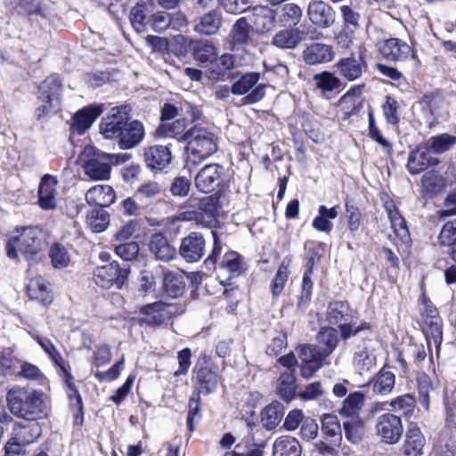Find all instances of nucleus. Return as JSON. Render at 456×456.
<instances>
[{
    "instance_id": "f257e3e1",
    "label": "nucleus",
    "mask_w": 456,
    "mask_h": 456,
    "mask_svg": "<svg viewBox=\"0 0 456 456\" xmlns=\"http://www.w3.org/2000/svg\"><path fill=\"white\" fill-rule=\"evenodd\" d=\"M129 105L116 106L102 119L100 132L106 139L118 140L122 150H130L140 144L145 136L141 121L131 119Z\"/></svg>"
},
{
    "instance_id": "f03ea898",
    "label": "nucleus",
    "mask_w": 456,
    "mask_h": 456,
    "mask_svg": "<svg viewBox=\"0 0 456 456\" xmlns=\"http://www.w3.org/2000/svg\"><path fill=\"white\" fill-rule=\"evenodd\" d=\"M11 413L27 420L45 418L48 413L47 396L38 389L14 387L6 394Z\"/></svg>"
},
{
    "instance_id": "7ed1b4c3",
    "label": "nucleus",
    "mask_w": 456,
    "mask_h": 456,
    "mask_svg": "<svg viewBox=\"0 0 456 456\" xmlns=\"http://www.w3.org/2000/svg\"><path fill=\"white\" fill-rule=\"evenodd\" d=\"M327 321L330 324L338 325L340 337L344 341L357 336L366 340L370 339L373 336L372 326L370 322H361L357 324L352 322L349 305L343 301H335L329 305Z\"/></svg>"
},
{
    "instance_id": "20e7f679",
    "label": "nucleus",
    "mask_w": 456,
    "mask_h": 456,
    "mask_svg": "<svg viewBox=\"0 0 456 456\" xmlns=\"http://www.w3.org/2000/svg\"><path fill=\"white\" fill-rule=\"evenodd\" d=\"M186 145L184 147L186 160L198 165L216 152L217 136L208 129L194 126L188 129L181 137Z\"/></svg>"
},
{
    "instance_id": "39448f33",
    "label": "nucleus",
    "mask_w": 456,
    "mask_h": 456,
    "mask_svg": "<svg viewBox=\"0 0 456 456\" xmlns=\"http://www.w3.org/2000/svg\"><path fill=\"white\" fill-rule=\"evenodd\" d=\"M214 240V247L210 255L204 261V265L208 270L217 268L218 277L224 276L226 280L239 276L243 270L242 258L235 251L229 250L222 257L223 244L216 231H211Z\"/></svg>"
},
{
    "instance_id": "423d86ee",
    "label": "nucleus",
    "mask_w": 456,
    "mask_h": 456,
    "mask_svg": "<svg viewBox=\"0 0 456 456\" xmlns=\"http://www.w3.org/2000/svg\"><path fill=\"white\" fill-rule=\"evenodd\" d=\"M44 244L43 232L37 227H23L17 230V235L11 237L6 244V254L16 258L20 251L25 258L36 259Z\"/></svg>"
},
{
    "instance_id": "0eeeda50",
    "label": "nucleus",
    "mask_w": 456,
    "mask_h": 456,
    "mask_svg": "<svg viewBox=\"0 0 456 456\" xmlns=\"http://www.w3.org/2000/svg\"><path fill=\"white\" fill-rule=\"evenodd\" d=\"M128 154H111L102 151L94 152V156L86 160L82 166L85 174L91 180H109L111 166L126 162Z\"/></svg>"
},
{
    "instance_id": "6e6552de",
    "label": "nucleus",
    "mask_w": 456,
    "mask_h": 456,
    "mask_svg": "<svg viewBox=\"0 0 456 456\" xmlns=\"http://www.w3.org/2000/svg\"><path fill=\"white\" fill-rule=\"evenodd\" d=\"M130 273L128 265H120L117 261L98 266L93 272L94 283L102 289L116 287L120 289L126 283Z\"/></svg>"
},
{
    "instance_id": "1a4fd4ad",
    "label": "nucleus",
    "mask_w": 456,
    "mask_h": 456,
    "mask_svg": "<svg viewBox=\"0 0 456 456\" xmlns=\"http://www.w3.org/2000/svg\"><path fill=\"white\" fill-rule=\"evenodd\" d=\"M379 51L386 60L408 64L415 68L418 60L411 47L399 38H389L379 43Z\"/></svg>"
},
{
    "instance_id": "9d476101",
    "label": "nucleus",
    "mask_w": 456,
    "mask_h": 456,
    "mask_svg": "<svg viewBox=\"0 0 456 456\" xmlns=\"http://www.w3.org/2000/svg\"><path fill=\"white\" fill-rule=\"evenodd\" d=\"M376 431L383 442L396 444L403 432L401 417L393 413L381 414L377 419Z\"/></svg>"
},
{
    "instance_id": "9b49d317",
    "label": "nucleus",
    "mask_w": 456,
    "mask_h": 456,
    "mask_svg": "<svg viewBox=\"0 0 456 456\" xmlns=\"http://www.w3.org/2000/svg\"><path fill=\"white\" fill-rule=\"evenodd\" d=\"M172 151L168 145L153 144L144 148L143 159L154 173L165 171L172 162Z\"/></svg>"
},
{
    "instance_id": "f8f14e48",
    "label": "nucleus",
    "mask_w": 456,
    "mask_h": 456,
    "mask_svg": "<svg viewBox=\"0 0 456 456\" xmlns=\"http://www.w3.org/2000/svg\"><path fill=\"white\" fill-rule=\"evenodd\" d=\"M307 16L310 21L321 28L331 27L336 20V12L322 0H312L308 4Z\"/></svg>"
},
{
    "instance_id": "ddd939ff",
    "label": "nucleus",
    "mask_w": 456,
    "mask_h": 456,
    "mask_svg": "<svg viewBox=\"0 0 456 456\" xmlns=\"http://www.w3.org/2000/svg\"><path fill=\"white\" fill-rule=\"evenodd\" d=\"M222 174L223 167L220 165H206L195 177L196 188L205 193L213 191L221 183Z\"/></svg>"
},
{
    "instance_id": "4468645a",
    "label": "nucleus",
    "mask_w": 456,
    "mask_h": 456,
    "mask_svg": "<svg viewBox=\"0 0 456 456\" xmlns=\"http://www.w3.org/2000/svg\"><path fill=\"white\" fill-rule=\"evenodd\" d=\"M58 181L51 175H45L38 187V204L44 210H54L58 207Z\"/></svg>"
},
{
    "instance_id": "2eb2a0df",
    "label": "nucleus",
    "mask_w": 456,
    "mask_h": 456,
    "mask_svg": "<svg viewBox=\"0 0 456 456\" xmlns=\"http://www.w3.org/2000/svg\"><path fill=\"white\" fill-rule=\"evenodd\" d=\"M205 245V240L201 234L191 232L182 240L179 253L186 262H197L203 256Z\"/></svg>"
},
{
    "instance_id": "dca6fc26",
    "label": "nucleus",
    "mask_w": 456,
    "mask_h": 456,
    "mask_svg": "<svg viewBox=\"0 0 456 456\" xmlns=\"http://www.w3.org/2000/svg\"><path fill=\"white\" fill-rule=\"evenodd\" d=\"M438 163V159L431 157L428 147L426 144H419L411 151L407 168L411 175H417L428 167L436 166Z\"/></svg>"
},
{
    "instance_id": "f3484780",
    "label": "nucleus",
    "mask_w": 456,
    "mask_h": 456,
    "mask_svg": "<svg viewBox=\"0 0 456 456\" xmlns=\"http://www.w3.org/2000/svg\"><path fill=\"white\" fill-rule=\"evenodd\" d=\"M263 89L264 87H219V89L216 91V95L223 100H225L230 93L234 95H243L240 101L236 102V104L247 105L260 101L265 95Z\"/></svg>"
},
{
    "instance_id": "a211bd4d",
    "label": "nucleus",
    "mask_w": 456,
    "mask_h": 456,
    "mask_svg": "<svg viewBox=\"0 0 456 456\" xmlns=\"http://www.w3.org/2000/svg\"><path fill=\"white\" fill-rule=\"evenodd\" d=\"M85 198L88 205L103 209L115 202L116 193L110 185L97 184L87 190Z\"/></svg>"
},
{
    "instance_id": "6ab92c4d",
    "label": "nucleus",
    "mask_w": 456,
    "mask_h": 456,
    "mask_svg": "<svg viewBox=\"0 0 456 456\" xmlns=\"http://www.w3.org/2000/svg\"><path fill=\"white\" fill-rule=\"evenodd\" d=\"M149 249L157 260L162 262H169L176 256L175 248L171 245L164 234L159 232L151 236Z\"/></svg>"
},
{
    "instance_id": "aec40b11",
    "label": "nucleus",
    "mask_w": 456,
    "mask_h": 456,
    "mask_svg": "<svg viewBox=\"0 0 456 456\" xmlns=\"http://www.w3.org/2000/svg\"><path fill=\"white\" fill-rule=\"evenodd\" d=\"M59 376L61 378L65 385L66 393L69 400V405L75 411V421L77 423L78 419L82 418L83 415V402L82 397L74 382V377L71 374V369H64L63 371L59 374Z\"/></svg>"
},
{
    "instance_id": "412c9836",
    "label": "nucleus",
    "mask_w": 456,
    "mask_h": 456,
    "mask_svg": "<svg viewBox=\"0 0 456 456\" xmlns=\"http://www.w3.org/2000/svg\"><path fill=\"white\" fill-rule=\"evenodd\" d=\"M252 27L257 33H265L272 30L275 26V11L268 6L256 5L251 9Z\"/></svg>"
},
{
    "instance_id": "4be33fe9",
    "label": "nucleus",
    "mask_w": 456,
    "mask_h": 456,
    "mask_svg": "<svg viewBox=\"0 0 456 456\" xmlns=\"http://www.w3.org/2000/svg\"><path fill=\"white\" fill-rule=\"evenodd\" d=\"M28 333L37 341L44 352L48 355L51 362L56 367L58 374L62 372L64 369L68 370L70 368L69 364L63 359L59 350L49 338L43 337L33 330H28Z\"/></svg>"
},
{
    "instance_id": "5701e85b",
    "label": "nucleus",
    "mask_w": 456,
    "mask_h": 456,
    "mask_svg": "<svg viewBox=\"0 0 456 456\" xmlns=\"http://www.w3.org/2000/svg\"><path fill=\"white\" fill-rule=\"evenodd\" d=\"M334 56L332 47L321 43H313L303 51V59L309 65L331 61Z\"/></svg>"
},
{
    "instance_id": "b1692460",
    "label": "nucleus",
    "mask_w": 456,
    "mask_h": 456,
    "mask_svg": "<svg viewBox=\"0 0 456 456\" xmlns=\"http://www.w3.org/2000/svg\"><path fill=\"white\" fill-rule=\"evenodd\" d=\"M37 95L40 102L37 116L41 118L51 110L58 109L61 102V87H38Z\"/></svg>"
},
{
    "instance_id": "393cba45",
    "label": "nucleus",
    "mask_w": 456,
    "mask_h": 456,
    "mask_svg": "<svg viewBox=\"0 0 456 456\" xmlns=\"http://www.w3.org/2000/svg\"><path fill=\"white\" fill-rule=\"evenodd\" d=\"M193 380L197 394L208 395L212 393L217 387V374L208 367L195 368Z\"/></svg>"
},
{
    "instance_id": "a878e982",
    "label": "nucleus",
    "mask_w": 456,
    "mask_h": 456,
    "mask_svg": "<svg viewBox=\"0 0 456 456\" xmlns=\"http://www.w3.org/2000/svg\"><path fill=\"white\" fill-rule=\"evenodd\" d=\"M100 106H88L77 111L71 125V128L78 134H84L102 114Z\"/></svg>"
},
{
    "instance_id": "bb28decb",
    "label": "nucleus",
    "mask_w": 456,
    "mask_h": 456,
    "mask_svg": "<svg viewBox=\"0 0 456 456\" xmlns=\"http://www.w3.org/2000/svg\"><path fill=\"white\" fill-rule=\"evenodd\" d=\"M27 293L31 300H36L44 305L53 302L52 291L42 277H36L27 285Z\"/></svg>"
},
{
    "instance_id": "cd10ccee",
    "label": "nucleus",
    "mask_w": 456,
    "mask_h": 456,
    "mask_svg": "<svg viewBox=\"0 0 456 456\" xmlns=\"http://www.w3.org/2000/svg\"><path fill=\"white\" fill-rule=\"evenodd\" d=\"M170 308V305L158 301L143 306L142 312L145 314V322L148 324L159 325L171 315Z\"/></svg>"
},
{
    "instance_id": "c85d7f7f",
    "label": "nucleus",
    "mask_w": 456,
    "mask_h": 456,
    "mask_svg": "<svg viewBox=\"0 0 456 456\" xmlns=\"http://www.w3.org/2000/svg\"><path fill=\"white\" fill-rule=\"evenodd\" d=\"M316 346L326 359L338 344V330L332 327H322L316 335Z\"/></svg>"
},
{
    "instance_id": "c756f323",
    "label": "nucleus",
    "mask_w": 456,
    "mask_h": 456,
    "mask_svg": "<svg viewBox=\"0 0 456 456\" xmlns=\"http://www.w3.org/2000/svg\"><path fill=\"white\" fill-rule=\"evenodd\" d=\"M301 452L299 442L290 436H280L273 444V456H300Z\"/></svg>"
},
{
    "instance_id": "7c9ffc66",
    "label": "nucleus",
    "mask_w": 456,
    "mask_h": 456,
    "mask_svg": "<svg viewBox=\"0 0 456 456\" xmlns=\"http://www.w3.org/2000/svg\"><path fill=\"white\" fill-rule=\"evenodd\" d=\"M41 428L38 423L15 424L12 436L25 446L34 443L41 436Z\"/></svg>"
},
{
    "instance_id": "2f4dec72",
    "label": "nucleus",
    "mask_w": 456,
    "mask_h": 456,
    "mask_svg": "<svg viewBox=\"0 0 456 456\" xmlns=\"http://www.w3.org/2000/svg\"><path fill=\"white\" fill-rule=\"evenodd\" d=\"M151 11V6L144 3H138L131 9L129 20L137 33L146 30L147 25L151 22L150 14Z\"/></svg>"
},
{
    "instance_id": "473e14b6",
    "label": "nucleus",
    "mask_w": 456,
    "mask_h": 456,
    "mask_svg": "<svg viewBox=\"0 0 456 456\" xmlns=\"http://www.w3.org/2000/svg\"><path fill=\"white\" fill-rule=\"evenodd\" d=\"M217 55L218 49L212 42L200 39L192 43V56L197 61L210 64Z\"/></svg>"
},
{
    "instance_id": "72a5a7b5",
    "label": "nucleus",
    "mask_w": 456,
    "mask_h": 456,
    "mask_svg": "<svg viewBox=\"0 0 456 456\" xmlns=\"http://www.w3.org/2000/svg\"><path fill=\"white\" fill-rule=\"evenodd\" d=\"M425 444V438L420 429L413 424H411L407 432L403 446L404 453L408 456H419Z\"/></svg>"
},
{
    "instance_id": "f704fd0d",
    "label": "nucleus",
    "mask_w": 456,
    "mask_h": 456,
    "mask_svg": "<svg viewBox=\"0 0 456 456\" xmlns=\"http://www.w3.org/2000/svg\"><path fill=\"white\" fill-rule=\"evenodd\" d=\"M222 24V16L217 11H210L200 17L199 22L194 26V30L205 36H211L217 33Z\"/></svg>"
},
{
    "instance_id": "c9c22d12",
    "label": "nucleus",
    "mask_w": 456,
    "mask_h": 456,
    "mask_svg": "<svg viewBox=\"0 0 456 456\" xmlns=\"http://www.w3.org/2000/svg\"><path fill=\"white\" fill-rule=\"evenodd\" d=\"M385 208L387 212L391 223V227L394 230L395 236L398 237L401 240L406 241L409 238V231L404 218L395 207L393 201H387L385 203Z\"/></svg>"
},
{
    "instance_id": "e433bc0d",
    "label": "nucleus",
    "mask_w": 456,
    "mask_h": 456,
    "mask_svg": "<svg viewBox=\"0 0 456 456\" xmlns=\"http://www.w3.org/2000/svg\"><path fill=\"white\" fill-rule=\"evenodd\" d=\"M395 376L390 370H381L369 382L373 393L380 395L390 394L395 387Z\"/></svg>"
},
{
    "instance_id": "4c0bfd02",
    "label": "nucleus",
    "mask_w": 456,
    "mask_h": 456,
    "mask_svg": "<svg viewBox=\"0 0 456 456\" xmlns=\"http://www.w3.org/2000/svg\"><path fill=\"white\" fill-rule=\"evenodd\" d=\"M187 126V121L185 118H179L174 121L161 123L157 130L156 134L160 137H171L175 138L179 142H184L181 140V137L185 134Z\"/></svg>"
},
{
    "instance_id": "58836bf2",
    "label": "nucleus",
    "mask_w": 456,
    "mask_h": 456,
    "mask_svg": "<svg viewBox=\"0 0 456 456\" xmlns=\"http://www.w3.org/2000/svg\"><path fill=\"white\" fill-rule=\"evenodd\" d=\"M275 14L281 26L292 27L299 23L303 13L297 4L289 3L277 9Z\"/></svg>"
},
{
    "instance_id": "ea45409f",
    "label": "nucleus",
    "mask_w": 456,
    "mask_h": 456,
    "mask_svg": "<svg viewBox=\"0 0 456 456\" xmlns=\"http://www.w3.org/2000/svg\"><path fill=\"white\" fill-rule=\"evenodd\" d=\"M218 199L214 196H206L199 200L197 211L202 212L203 226L211 227L216 222Z\"/></svg>"
},
{
    "instance_id": "a19ab883",
    "label": "nucleus",
    "mask_w": 456,
    "mask_h": 456,
    "mask_svg": "<svg viewBox=\"0 0 456 456\" xmlns=\"http://www.w3.org/2000/svg\"><path fill=\"white\" fill-rule=\"evenodd\" d=\"M163 286L166 293L171 297H177L182 295L185 282L182 273L173 271L163 273Z\"/></svg>"
},
{
    "instance_id": "79ce46f5",
    "label": "nucleus",
    "mask_w": 456,
    "mask_h": 456,
    "mask_svg": "<svg viewBox=\"0 0 456 456\" xmlns=\"http://www.w3.org/2000/svg\"><path fill=\"white\" fill-rule=\"evenodd\" d=\"M364 394L359 391L350 393L343 401L339 414L346 418H357L364 403Z\"/></svg>"
},
{
    "instance_id": "37998d69",
    "label": "nucleus",
    "mask_w": 456,
    "mask_h": 456,
    "mask_svg": "<svg viewBox=\"0 0 456 456\" xmlns=\"http://www.w3.org/2000/svg\"><path fill=\"white\" fill-rule=\"evenodd\" d=\"M389 406L395 412L409 419L416 411V399L411 394H404L390 400Z\"/></svg>"
},
{
    "instance_id": "c03bdc74",
    "label": "nucleus",
    "mask_w": 456,
    "mask_h": 456,
    "mask_svg": "<svg viewBox=\"0 0 456 456\" xmlns=\"http://www.w3.org/2000/svg\"><path fill=\"white\" fill-rule=\"evenodd\" d=\"M284 415V407L281 403L273 402L267 405L261 412L263 426L272 430L279 425Z\"/></svg>"
},
{
    "instance_id": "a18cd8bd",
    "label": "nucleus",
    "mask_w": 456,
    "mask_h": 456,
    "mask_svg": "<svg viewBox=\"0 0 456 456\" xmlns=\"http://www.w3.org/2000/svg\"><path fill=\"white\" fill-rule=\"evenodd\" d=\"M236 67L234 56L230 53H224L210 63L209 75L211 79H222L226 73Z\"/></svg>"
},
{
    "instance_id": "49530a36",
    "label": "nucleus",
    "mask_w": 456,
    "mask_h": 456,
    "mask_svg": "<svg viewBox=\"0 0 456 456\" xmlns=\"http://www.w3.org/2000/svg\"><path fill=\"white\" fill-rule=\"evenodd\" d=\"M354 367L359 374L370 371L376 365V356L366 346L355 351L353 360Z\"/></svg>"
},
{
    "instance_id": "de8ad7c7",
    "label": "nucleus",
    "mask_w": 456,
    "mask_h": 456,
    "mask_svg": "<svg viewBox=\"0 0 456 456\" xmlns=\"http://www.w3.org/2000/svg\"><path fill=\"white\" fill-rule=\"evenodd\" d=\"M322 432L332 442H339L342 438V428L338 417L334 414H323L322 417Z\"/></svg>"
},
{
    "instance_id": "09e8293b",
    "label": "nucleus",
    "mask_w": 456,
    "mask_h": 456,
    "mask_svg": "<svg viewBox=\"0 0 456 456\" xmlns=\"http://www.w3.org/2000/svg\"><path fill=\"white\" fill-rule=\"evenodd\" d=\"M297 384L293 370H286L278 380V391L282 399L290 401L296 393Z\"/></svg>"
},
{
    "instance_id": "8fccbe9b",
    "label": "nucleus",
    "mask_w": 456,
    "mask_h": 456,
    "mask_svg": "<svg viewBox=\"0 0 456 456\" xmlns=\"http://www.w3.org/2000/svg\"><path fill=\"white\" fill-rule=\"evenodd\" d=\"M418 395L420 405L427 411L430 410V393L434 386L429 376L420 373L417 377Z\"/></svg>"
},
{
    "instance_id": "3c124183",
    "label": "nucleus",
    "mask_w": 456,
    "mask_h": 456,
    "mask_svg": "<svg viewBox=\"0 0 456 456\" xmlns=\"http://www.w3.org/2000/svg\"><path fill=\"white\" fill-rule=\"evenodd\" d=\"M350 419L343 423L345 436L352 444H358L364 436V422L358 417Z\"/></svg>"
},
{
    "instance_id": "603ef678",
    "label": "nucleus",
    "mask_w": 456,
    "mask_h": 456,
    "mask_svg": "<svg viewBox=\"0 0 456 456\" xmlns=\"http://www.w3.org/2000/svg\"><path fill=\"white\" fill-rule=\"evenodd\" d=\"M86 223L94 232H102L110 224V216L102 208L93 209L87 214Z\"/></svg>"
},
{
    "instance_id": "864d4df0",
    "label": "nucleus",
    "mask_w": 456,
    "mask_h": 456,
    "mask_svg": "<svg viewBox=\"0 0 456 456\" xmlns=\"http://www.w3.org/2000/svg\"><path fill=\"white\" fill-rule=\"evenodd\" d=\"M300 42L297 29H283L279 31L273 38V44L279 48H295Z\"/></svg>"
},
{
    "instance_id": "5fc2aeb1",
    "label": "nucleus",
    "mask_w": 456,
    "mask_h": 456,
    "mask_svg": "<svg viewBox=\"0 0 456 456\" xmlns=\"http://www.w3.org/2000/svg\"><path fill=\"white\" fill-rule=\"evenodd\" d=\"M423 190L431 195L441 192L445 187V180L435 171L425 173L421 179Z\"/></svg>"
},
{
    "instance_id": "6e6d98bb",
    "label": "nucleus",
    "mask_w": 456,
    "mask_h": 456,
    "mask_svg": "<svg viewBox=\"0 0 456 456\" xmlns=\"http://www.w3.org/2000/svg\"><path fill=\"white\" fill-rule=\"evenodd\" d=\"M52 265L55 269H63L70 263V255L68 249L61 243H54L49 250Z\"/></svg>"
},
{
    "instance_id": "4d7b16f0",
    "label": "nucleus",
    "mask_w": 456,
    "mask_h": 456,
    "mask_svg": "<svg viewBox=\"0 0 456 456\" xmlns=\"http://www.w3.org/2000/svg\"><path fill=\"white\" fill-rule=\"evenodd\" d=\"M337 67L340 74L348 81H354L362 75V66L355 59H343L337 64Z\"/></svg>"
},
{
    "instance_id": "13d9d810",
    "label": "nucleus",
    "mask_w": 456,
    "mask_h": 456,
    "mask_svg": "<svg viewBox=\"0 0 456 456\" xmlns=\"http://www.w3.org/2000/svg\"><path fill=\"white\" fill-rule=\"evenodd\" d=\"M456 143V137L448 134H441L432 136L428 144V150H432L435 153L441 154L447 151Z\"/></svg>"
},
{
    "instance_id": "bf43d9fd",
    "label": "nucleus",
    "mask_w": 456,
    "mask_h": 456,
    "mask_svg": "<svg viewBox=\"0 0 456 456\" xmlns=\"http://www.w3.org/2000/svg\"><path fill=\"white\" fill-rule=\"evenodd\" d=\"M289 262L283 260L277 270L271 284V290L273 297L281 295L285 288L289 274Z\"/></svg>"
},
{
    "instance_id": "052dcab7",
    "label": "nucleus",
    "mask_w": 456,
    "mask_h": 456,
    "mask_svg": "<svg viewBox=\"0 0 456 456\" xmlns=\"http://www.w3.org/2000/svg\"><path fill=\"white\" fill-rule=\"evenodd\" d=\"M231 36L235 45H247L249 42V25L246 18H240L235 22L231 30Z\"/></svg>"
},
{
    "instance_id": "680f3d73",
    "label": "nucleus",
    "mask_w": 456,
    "mask_h": 456,
    "mask_svg": "<svg viewBox=\"0 0 456 456\" xmlns=\"http://www.w3.org/2000/svg\"><path fill=\"white\" fill-rule=\"evenodd\" d=\"M298 357L301 360V362H321L325 360V357L322 356V354L320 352L316 346L313 345H303L297 348Z\"/></svg>"
},
{
    "instance_id": "e2e57ef3",
    "label": "nucleus",
    "mask_w": 456,
    "mask_h": 456,
    "mask_svg": "<svg viewBox=\"0 0 456 456\" xmlns=\"http://www.w3.org/2000/svg\"><path fill=\"white\" fill-rule=\"evenodd\" d=\"M162 191L161 185L154 181H148L140 185L134 197L137 199H152L159 196Z\"/></svg>"
},
{
    "instance_id": "0e129e2a",
    "label": "nucleus",
    "mask_w": 456,
    "mask_h": 456,
    "mask_svg": "<svg viewBox=\"0 0 456 456\" xmlns=\"http://www.w3.org/2000/svg\"><path fill=\"white\" fill-rule=\"evenodd\" d=\"M18 376L39 382L45 379V376L37 365L27 362L21 363Z\"/></svg>"
},
{
    "instance_id": "69168bd1",
    "label": "nucleus",
    "mask_w": 456,
    "mask_h": 456,
    "mask_svg": "<svg viewBox=\"0 0 456 456\" xmlns=\"http://www.w3.org/2000/svg\"><path fill=\"white\" fill-rule=\"evenodd\" d=\"M169 13L164 11L151 15V27L157 33H162L170 28Z\"/></svg>"
},
{
    "instance_id": "338daca9",
    "label": "nucleus",
    "mask_w": 456,
    "mask_h": 456,
    "mask_svg": "<svg viewBox=\"0 0 456 456\" xmlns=\"http://www.w3.org/2000/svg\"><path fill=\"white\" fill-rule=\"evenodd\" d=\"M346 217L348 220V229L350 232H355L359 229L362 223V214L357 207L346 201L345 204Z\"/></svg>"
},
{
    "instance_id": "774afa93",
    "label": "nucleus",
    "mask_w": 456,
    "mask_h": 456,
    "mask_svg": "<svg viewBox=\"0 0 456 456\" xmlns=\"http://www.w3.org/2000/svg\"><path fill=\"white\" fill-rule=\"evenodd\" d=\"M442 245L450 246L456 243V220L446 223L439 234Z\"/></svg>"
}]
</instances>
